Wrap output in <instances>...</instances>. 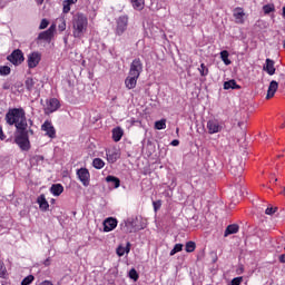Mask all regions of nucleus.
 I'll return each mask as SVG.
<instances>
[{
	"mask_svg": "<svg viewBox=\"0 0 285 285\" xmlns=\"http://www.w3.org/2000/svg\"><path fill=\"white\" fill-rule=\"evenodd\" d=\"M137 79H139V76L128 75V77L125 79V86L128 90H134V88H137Z\"/></svg>",
	"mask_w": 285,
	"mask_h": 285,
	"instance_id": "obj_15",
	"label": "nucleus"
},
{
	"mask_svg": "<svg viewBox=\"0 0 285 285\" xmlns=\"http://www.w3.org/2000/svg\"><path fill=\"white\" fill-rule=\"evenodd\" d=\"M66 1V3H70L71 6L73 4V3H77V0H65Z\"/></svg>",
	"mask_w": 285,
	"mask_h": 285,
	"instance_id": "obj_52",
	"label": "nucleus"
},
{
	"mask_svg": "<svg viewBox=\"0 0 285 285\" xmlns=\"http://www.w3.org/2000/svg\"><path fill=\"white\" fill-rule=\"evenodd\" d=\"M92 166H94V168H96V170H101V168H104V166H106V163L101 158H95L92 160Z\"/></svg>",
	"mask_w": 285,
	"mask_h": 285,
	"instance_id": "obj_26",
	"label": "nucleus"
},
{
	"mask_svg": "<svg viewBox=\"0 0 285 285\" xmlns=\"http://www.w3.org/2000/svg\"><path fill=\"white\" fill-rule=\"evenodd\" d=\"M207 130L209 135H216V132H222V125L218 120H208Z\"/></svg>",
	"mask_w": 285,
	"mask_h": 285,
	"instance_id": "obj_11",
	"label": "nucleus"
},
{
	"mask_svg": "<svg viewBox=\"0 0 285 285\" xmlns=\"http://www.w3.org/2000/svg\"><path fill=\"white\" fill-rule=\"evenodd\" d=\"M238 126H242V122H238Z\"/></svg>",
	"mask_w": 285,
	"mask_h": 285,
	"instance_id": "obj_59",
	"label": "nucleus"
},
{
	"mask_svg": "<svg viewBox=\"0 0 285 285\" xmlns=\"http://www.w3.org/2000/svg\"><path fill=\"white\" fill-rule=\"evenodd\" d=\"M278 88H279V83H277V81L275 80H272L267 90L266 99H273Z\"/></svg>",
	"mask_w": 285,
	"mask_h": 285,
	"instance_id": "obj_17",
	"label": "nucleus"
},
{
	"mask_svg": "<svg viewBox=\"0 0 285 285\" xmlns=\"http://www.w3.org/2000/svg\"><path fill=\"white\" fill-rule=\"evenodd\" d=\"M43 156L41 155H36L33 157L30 158V164H33L36 166H38V164H41V161H43Z\"/></svg>",
	"mask_w": 285,
	"mask_h": 285,
	"instance_id": "obj_33",
	"label": "nucleus"
},
{
	"mask_svg": "<svg viewBox=\"0 0 285 285\" xmlns=\"http://www.w3.org/2000/svg\"><path fill=\"white\" fill-rule=\"evenodd\" d=\"M179 145V140L178 139H174L173 141H171V146H178Z\"/></svg>",
	"mask_w": 285,
	"mask_h": 285,
	"instance_id": "obj_51",
	"label": "nucleus"
},
{
	"mask_svg": "<svg viewBox=\"0 0 285 285\" xmlns=\"http://www.w3.org/2000/svg\"><path fill=\"white\" fill-rule=\"evenodd\" d=\"M36 83L37 82L32 78H27L26 81H24V86H26V88L29 92H32V90H35V85Z\"/></svg>",
	"mask_w": 285,
	"mask_h": 285,
	"instance_id": "obj_27",
	"label": "nucleus"
},
{
	"mask_svg": "<svg viewBox=\"0 0 285 285\" xmlns=\"http://www.w3.org/2000/svg\"><path fill=\"white\" fill-rule=\"evenodd\" d=\"M283 17H285V7H283Z\"/></svg>",
	"mask_w": 285,
	"mask_h": 285,
	"instance_id": "obj_56",
	"label": "nucleus"
},
{
	"mask_svg": "<svg viewBox=\"0 0 285 285\" xmlns=\"http://www.w3.org/2000/svg\"><path fill=\"white\" fill-rule=\"evenodd\" d=\"M6 273H8L6 265L0 261V277H6Z\"/></svg>",
	"mask_w": 285,
	"mask_h": 285,
	"instance_id": "obj_41",
	"label": "nucleus"
},
{
	"mask_svg": "<svg viewBox=\"0 0 285 285\" xmlns=\"http://www.w3.org/2000/svg\"><path fill=\"white\" fill-rule=\"evenodd\" d=\"M32 282H35V276L28 275L22 279L21 285H30Z\"/></svg>",
	"mask_w": 285,
	"mask_h": 285,
	"instance_id": "obj_38",
	"label": "nucleus"
},
{
	"mask_svg": "<svg viewBox=\"0 0 285 285\" xmlns=\"http://www.w3.org/2000/svg\"><path fill=\"white\" fill-rule=\"evenodd\" d=\"M242 277H235L232 279V285H239L242 284Z\"/></svg>",
	"mask_w": 285,
	"mask_h": 285,
	"instance_id": "obj_46",
	"label": "nucleus"
},
{
	"mask_svg": "<svg viewBox=\"0 0 285 285\" xmlns=\"http://www.w3.org/2000/svg\"><path fill=\"white\" fill-rule=\"evenodd\" d=\"M18 135L14 138V144L19 146L21 150H30V139L28 138V129L18 130Z\"/></svg>",
	"mask_w": 285,
	"mask_h": 285,
	"instance_id": "obj_3",
	"label": "nucleus"
},
{
	"mask_svg": "<svg viewBox=\"0 0 285 285\" xmlns=\"http://www.w3.org/2000/svg\"><path fill=\"white\" fill-rule=\"evenodd\" d=\"M184 250V245L183 244H176L174 248L170 250L169 255L173 257V255H177V253H181Z\"/></svg>",
	"mask_w": 285,
	"mask_h": 285,
	"instance_id": "obj_31",
	"label": "nucleus"
},
{
	"mask_svg": "<svg viewBox=\"0 0 285 285\" xmlns=\"http://www.w3.org/2000/svg\"><path fill=\"white\" fill-rule=\"evenodd\" d=\"M202 77H206L208 75V68L206 67V65L202 63L200 68H198Z\"/></svg>",
	"mask_w": 285,
	"mask_h": 285,
	"instance_id": "obj_39",
	"label": "nucleus"
},
{
	"mask_svg": "<svg viewBox=\"0 0 285 285\" xmlns=\"http://www.w3.org/2000/svg\"><path fill=\"white\" fill-rule=\"evenodd\" d=\"M239 88H242L239 85H237V81L235 80H229V81H225L224 82V89L225 90H239Z\"/></svg>",
	"mask_w": 285,
	"mask_h": 285,
	"instance_id": "obj_23",
	"label": "nucleus"
},
{
	"mask_svg": "<svg viewBox=\"0 0 285 285\" xmlns=\"http://www.w3.org/2000/svg\"><path fill=\"white\" fill-rule=\"evenodd\" d=\"M237 233H239V225L232 224L226 227L224 237H228V235H235Z\"/></svg>",
	"mask_w": 285,
	"mask_h": 285,
	"instance_id": "obj_19",
	"label": "nucleus"
},
{
	"mask_svg": "<svg viewBox=\"0 0 285 285\" xmlns=\"http://www.w3.org/2000/svg\"><path fill=\"white\" fill-rule=\"evenodd\" d=\"M7 59L12 63L13 66H21L23 61H26V57L23 56V51L20 49H16L7 57Z\"/></svg>",
	"mask_w": 285,
	"mask_h": 285,
	"instance_id": "obj_4",
	"label": "nucleus"
},
{
	"mask_svg": "<svg viewBox=\"0 0 285 285\" xmlns=\"http://www.w3.org/2000/svg\"><path fill=\"white\" fill-rule=\"evenodd\" d=\"M121 137H124V129L121 127H116L112 129V139L114 141H121Z\"/></svg>",
	"mask_w": 285,
	"mask_h": 285,
	"instance_id": "obj_22",
	"label": "nucleus"
},
{
	"mask_svg": "<svg viewBox=\"0 0 285 285\" xmlns=\"http://www.w3.org/2000/svg\"><path fill=\"white\" fill-rule=\"evenodd\" d=\"M43 1L45 0H36V3H38V6H43Z\"/></svg>",
	"mask_w": 285,
	"mask_h": 285,
	"instance_id": "obj_54",
	"label": "nucleus"
},
{
	"mask_svg": "<svg viewBox=\"0 0 285 285\" xmlns=\"http://www.w3.org/2000/svg\"><path fill=\"white\" fill-rule=\"evenodd\" d=\"M56 27L52 24L45 33H39V37H52L55 35Z\"/></svg>",
	"mask_w": 285,
	"mask_h": 285,
	"instance_id": "obj_36",
	"label": "nucleus"
},
{
	"mask_svg": "<svg viewBox=\"0 0 285 285\" xmlns=\"http://www.w3.org/2000/svg\"><path fill=\"white\" fill-rule=\"evenodd\" d=\"M31 135H32V130H30Z\"/></svg>",
	"mask_w": 285,
	"mask_h": 285,
	"instance_id": "obj_61",
	"label": "nucleus"
},
{
	"mask_svg": "<svg viewBox=\"0 0 285 285\" xmlns=\"http://www.w3.org/2000/svg\"><path fill=\"white\" fill-rule=\"evenodd\" d=\"M11 69L9 66H1L0 67V76L1 77H8V75H10Z\"/></svg>",
	"mask_w": 285,
	"mask_h": 285,
	"instance_id": "obj_35",
	"label": "nucleus"
},
{
	"mask_svg": "<svg viewBox=\"0 0 285 285\" xmlns=\"http://www.w3.org/2000/svg\"><path fill=\"white\" fill-rule=\"evenodd\" d=\"M88 30V18L83 13H78L73 19L75 35H83Z\"/></svg>",
	"mask_w": 285,
	"mask_h": 285,
	"instance_id": "obj_2",
	"label": "nucleus"
},
{
	"mask_svg": "<svg viewBox=\"0 0 285 285\" xmlns=\"http://www.w3.org/2000/svg\"><path fill=\"white\" fill-rule=\"evenodd\" d=\"M77 177L83 186H90V171L87 168L78 169Z\"/></svg>",
	"mask_w": 285,
	"mask_h": 285,
	"instance_id": "obj_10",
	"label": "nucleus"
},
{
	"mask_svg": "<svg viewBox=\"0 0 285 285\" xmlns=\"http://www.w3.org/2000/svg\"><path fill=\"white\" fill-rule=\"evenodd\" d=\"M6 139V134H3V128L0 127V140L3 141Z\"/></svg>",
	"mask_w": 285,
	"mask_h": 285,
	"instance_id": "obj_47",
	"label": "nucleus"
},
{
	"mask_svg": "<svg viewBox=\"0 0 285 285\" xmlns=\"http://www.w3.org/2000/svg\"><path fill=\"white\" fill-rule=\"evenodd\" d=\"M263 70H265V72H267V75H269V76L275 75V70H276L275 69V61L272 60L271 58H267L266 62L263 67Z\"/></svg>",
	"mask_w": 285,
	"mask_h": 285,
	"instance_id": "obj_16",
	"label": "nucleus"
},
{
	"mask_svg": "<svg viewBox=\"0 0 285 285\" xmlns=\"http://www.w3.org/2000/svg\"><path fill=\"white\" fill-rule=\"evenodd\" d=\"M275 213H277V207H267L265 210V215H275Z\"/></svg>",
	"mask_w": 285,
	"mask_h": 285,
	"instance_id": "obj_44",
	"label": "nucleus"
},
{
	"mask_svg": "<svg viewBox=\"0 0 285 285\" xmlns=\"http://www.w3.org/2000/svg\"><path fill=\"white\" fill-rule=\"evenodd\" d=\"M70 2H66V0L63 1V9H62V12L65 14H68V12H70Z\"/></svg>",
	"mask_w": 285,
	"mask_h": 285,
	"instance_id": "obj_42",
	"label": "nucleus"
},
{
	"mask_svg": "<svg viewBox=\"0 0 285 285\" xmlns=\"http://www.w3.org/2000/svg\"><path fill=\"white\" fill-rule=\"evenodd\" d=\"M106 181L107 184H111V186H114V188H119L121 186V180H119L118 177L115 176H107L106 177Z\"/></svg>",
	"mask_w": 285,
	"mask_h": 285,
	"instance_id": "obj_24",
	"label": "nucleus"
},
{
	"mask_svg": "<svg viewBox=\"0 0 285 285\" xmlns=\"http://www.w3.org/2000/svg\"><path fill=\"white\" fill-rule=\"evenodd\" d=\"M176 132H179V128L176 129Z\"/></svg>",
	"mask_w": 285,
	"mask_h": 285,
	"instance_id": "obj_58",
	"label": "nucleus"
},
{
	"mask_svg": "<svg viewBox=\"0 0 285 285\" xmlns=\"http://www.w3.org/2000/svg\"><path fill=\"white\" fill-rule=\"evenodd\" d=\"M49 21H48V19H42L41 20V22H40V30H46V28H48V26H49Z\"/></svg>",
	"mask_w": 285,
	"mask_h": 285,
	"instance_id": "obj_43",
	"label": "nucleus"
},
{
	"mask_svg": "<svg viewBox=\"0 0 285 285\" xmlns=\"http://www.w3.org/2000/svg\"><path fill=\"white\" fill-rule=\"evenodd\" d=\"M117 27H116V35L121 36L124 35L125 30H128V16H120L116 20Z\"/></svg>",
	"mask_w": 285,
	"mask_h": 285,
	"instance_id": "obj_6",
	"label": "nucleus"
},
{
	"mask_svg": "<svg viewBox=\"0 0 285 285\" xmlns=\"http://www.w3.org/2000/svg\"><path fill=\"white\" fill-rule=\"evenodd\" d=\"M106 157L108 164H115L121 157V154L117 149H106Z\"/></svg>",
	"mask_w": 285,
	"mask_h": 285,
	"instance_id": "obj_13",
	"label": "nucleus"
},
{
	"mask_svg": "<svg viewBox=\"0 0 285 285\" xmlns=\"http://www.w3.org/2000/svg\"><path fill=\"white\" fill-rule=\"evenodd\" d=\"M116 253L118 255V257H124V255H128V253H130V242L127 243L126 247L124 246H118L116 249Z\"/></svg>",
	"mask_w": 285,
	"mask_h": 285,
	"instance_id": "obj_21",
	"label": "nucleus"
},
{
	"mask_svg": "<svg viewBox=\"0 0 285 285\" xmlns=\"http://www.w3.org/2000/svg\"><path fill=\"white\" fill-rule=\"evenodd\" d=\"M153 206H154L155 213H157V210H159V208H161V200L153 202Z\"/></svg>",
	"mask_w": 285,
	"mask_h": 285,
	"instance_id": "obj_45",
	"label": "nucleus"
},
{
	"mask_svg": "<svg viewBox=\"0 0 285 285\" xmlns=\"http://www.w3.org/2000/svg\"><path fill=\"white\" fill-rule=\"evenodd\" d=\"M131 6L135 10H144L145 1L144 0H131Z\"/></svg>",
	"mask_w": 285,
	"mask_h": 285,
	"instance_id": "obj_28",
	"label": "nucleus"
},
{
	"mask_svg": "<svg viewBox=\"0 0 285 285\" xmlns=\"http://www.w3.org/2000/svg\"><path fill=\"white\" fill-rule=\"evenodd\" d=\"M38 39H45L46 41H50V37H40Z\"/></svg>",
	"mask_w": 285,
	"mask_h": 285,
	"instance_id": "obj_55",
	"label": "nucleus"
},
{
	"mask_svg": "<svg viewBox=\"0 0 285 285\" xmlns=\"http://www.w3.org/2000/svg\"><path fill=\"white\" fill-rule=\"evenodd\" d=\"M41 130L46 132V136L49 137L50 139H56L57 138V129H55V126L52 125L51 121L46 120L41 125Z\"/></svg>",
	"mask_w": 285,
	"mask_h": 285,
	"instance_id": "obj_7",
	"label": "nucleus"
},
{
	"mask_svg": "<svg viewBox=\"0 0 285 285\" xmlns=\"http://www.w3.org/2000/svg\"><path fill=\"white\" fill-rule=\"evenodd\" d=\"M47 107L45 108V111L47 115L57 112L58 108H61V102H59V99L57 98H50L47 99Z\"/></svg>",
	"mask_w": 285,
	"mask_h": 285,
	"instance_id": "obj_9",
	"label": "nucleus"
},
{
	"mask_svg": "<svg viewBox=\"0 0 285 285\" xmlns=\"http://www.w3.org/2000/svg\"><path fill=\"white\" fill-rule=\"evenodd\" d=\"M65 43H68V38H65Z\"/></svg>",
	"mask_w": 285,
	"mask_h": 285,
	"instance_id": "obj_57",
	"label": "nucleus"
},
{
	"mask_svg": "<svg viewBox=\"0 0 285 285\" xmlns=\"http://www.w3.org/2000/svg\"><path fill=\"white\" fill-rule=\"evenodd\" d=\"M43 265H45V266H50V258H47V259L43 262Z\"/></svg>",
	"mask_w": 285,
	"mask_h": 285,
	"instance_id": "obj_53",
	"label": "nucleus"
},
{
	"mask_svg": "<svg viewBox=\"0 0 285 285\" xmlns=\"http://www.w3.org/2000/svg\"><path fill=\"white\" fill-rule=\"evenodd\" d=\"M37 202L39 204L40 210L46 213L50 208V204H48V200L46 199V195L41 194L38 198Z\"/></svg>",
	"mask_w": 285,
	"mask_h": 285,
	"instance_id": "obj_18",
	"label": "nucleus"
},
{
	"mask_svg": "<svg viewBox=\"0 0 285 285\" xmlns=\"http://www.w3.org/2000/svg\"><path fill=\"white\" fill-rule=\"evenodd\" d=\"M228 57H229L228 51L223 50L220 52V59H222V61H224L225 66H230V59H228Z\"/></svg>",
	"mask_w": 285,
	"mask_h": 285,
	"instance_id": "obj_30",
	"label": "nucleus"
},
{
	"mask_svg": "<svg viewBox=\"0 0 285 285\" xmlns=\"http://www.w3.org/2000/svg\"><path fill=\"white\" fill-rule=\"evenodd\" d=\"M195 248H197V244L193 240L187 242L185 245L186 253H195Z\"/></svg>",
	"mask_w": 285,
	"mask_h": 285,
	"instance_id": "obj_29",
	"label": "nucleus"
},
{
	"mask_svg": "<svg viewBox=\"0 0 285 285\" xmlns=\"http://www.w3.org/2000/svg\"><path fill=\"white\" fill-rule=\"evenodd\" d=\"M117 219L109 217L107 219L104 220V230L105 233H110V230H115V228H117Z\"/></svg>",
	"mask_w": 285,
	"mask_h": 285,
	"instance_id": "obj_14",
	"label": "nucleus"
},
{
	"mask_svg": "<svg viewBox=\"0 0 285 285\" xmlns=\"http://www.w3.org/2000/svg\"><path fill=\"white\" fill-rule=\"evenodd\" d=\"M59 24H58V30H60V32H63V30H66V20L63 18L59 19Z\"/></svg>",
	"mask_w": 285,
	"mask_h": 285,
	"instance_id": "obj_40",
	"label": "nucleus"
},
{
	"mask_svg": "<svg viewBox=\"0 0 285 285\" xmlns=\"http://www.w3.org/2000/svg\"><path fill=\"white\" fill-rule=\"evenodd\" d=\"M141 72H144V63H141V59L136 58L132 60V62L130 65L129 75L140 77Z\"/></svg>",
	"mask_w": 285,
	"mask_h": 285,
	"instance_id": "obj_5",
	"label": "nucleus"
},
{
	"mask_svg": "<svg viewBox=\"0 0 285 285\" xmlns=\"http://www.w3.org/2000/svg\"><path fill=\"white\" fill-rule=\"evenodd\" d=\"M2 89H3V90H10V82H4V83L2 85Z\"/></svg>",
	"mask_w": 285,
	"mask_h": 285,
	"instance_id": "obj_48",
	"label": "nucleus"
},
{
	"mask_svg": "<svg viewBox=\"0 0 285 285\" xmlns=\"http://www.w3.org/2000/svg\"><path fill=\"white\" fill-rule=\"evenodd\" d=\"M129 277L130 279H134V282H137L139 279V274L137 273V269L131 268L129 271Z\"/></svg>",
	"mask_w": 285,
	"mask_h": 285,
	"instance_id": "obj_37",
	"label": "nucleus"
},
{
	"mask_svg": "<svg viewBox=\"0 0 285 285\" xmlns=\"http://www.w3.org/2000/svg\"><path fill=\"white\" fill-rule=\"evenodd\" d=\"M263 11L265 12V14H271V12H275V4L269 3L263 6Z\"/></svg>",
	"mask_w": 285,
	"mask_h": 285,
	"instance_id": "obj_34",
	"label": "nucleus"
},
{
	"mask_svg": "<svg viewBox=\"0 0 285 285\" xmlns=\"http://www.w3.org/2000/svg\"><path fill=\"white\" fill-rule=\"evenodd\" d=\"M233 17L235 19V23L244 24V18L246 17V12H244V8L237 7L233 11Z\"/></svg>",
	"mask_w": 285,
	"mask_h": 285,
	"instance_id": "obj_12",
	"label": "nucleus"
},
{
	"mask_svg": "<svg viewBox=\"0 0 285 285\" xmlns=\"http://www.w3.org/2000/svg\"><path fill=\"white\" fill-rule=\"evenodd\" d=\"M39 285H53L50 281H43Z\"/></svg>",
	"mask_w": 285,
	"mask_h": 285,
	"instance_id": "obj_50",
	"label": "nucleus"
},
{
	"mask_svg": "<svg viewBox=\"0 0 285 285\" xmlns=\"http://www.w3.org/2000/svg\"><path fill=\"white\" fill-rule=\"evenodd\" d=\"M156 130H166V119L157 120L155 122Z\"/></svg>",
	"mask_w": 285,
	"mask_h": 285,
	"instance_id": "obj_32",
	"label": "nucleus"
},
{
	"mask_svg": "<svg viewBox=\"0 0 285 285\" xmlns=\"http://www.w3.org/2000/svg\"><path fill=\"white\" fill-rule=\"evenodd\" d=\"M50 190H51L52 195H55V197H59V195H61V193H63V185L55 184L51 186Z\"/></svg>",
	"mask_w": 285,
	"mask_h": 285,
	"instance_id": "obj_25",
	"label": "nucleus"
},
{
	"mask_svg": "<svg viewBox=\"0 0 285 285\" xmlns=\"http://www.w3.org/2000/svg\"><path fill=\"white\" fill-rule=\"evenodd\" d=\"M274 181H277V178H276V179H274Z\"/></svg>",
	"mask_w": 285,
	"mask_h": 285,
	"instance_id": "obj_60",
	"label": "nucleus"
},
{
	"mask_svg": "<svg viewBox=\"0 0 285 285\" xmlns=\"http://www.w3.org/2000/svg\"><path fill=\"white\" fill-rule=\"evenodd\" d=\"M278 259L281 264H285V254L281 255Z\"/></svg>",
	"mask_w": 285,
	"mask_h": 285,
	"instance_id": "obj_49",
	"label": "nucleus"
},
{
	"mask_svg": "<svg viewBox=\"0 0 285 285\" xmlns=\"http://www.w3.org/2000/svg\"><path fill=\"white\" fill-rule=\"evenodd\" d=\"M8 126H14L17 130H28V119L23 108H11L4 116Z\"/></svg>",
	"mask_w": 285,
	"mask_h": 285,
	"instance_id": "obj_1",
	"label": "nucleus"
},
{
	"mask_svg": "<svg viewBox=\"0 0 285 285\" xmlns=\"http://www.w3.org/2000/svg\"><path fill=\"white\" fill-rule=\"evenodd\" d=\"M229 171L234 177H238L240 179L242 175H244V167L242 165L238 166H232Z\"/></svg>",
	"mask_w": 285,
	"mask_h": 285,
	"instance_id": "obj_20",
	"label": "nucleus"
},
{
	"mask_svg": "<svg viewBox=\"0 0 285 285\" xmlns=\"http://www.w3.org/2000/svg\"><path fill=\"white\" fill-rule=\"evenodd\" d=\"M40 61H41V53H39L38 51H33L28 55V59H27L28 68L30 69L37 68Z\"/></svg>",
	"mask_w": 285,
	"mask_h": 285,
	"instance_id": "obj_8",
	"label": "nucleus"
}]
</instances>
